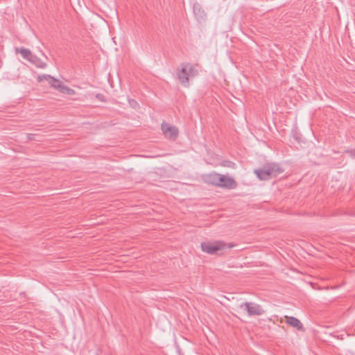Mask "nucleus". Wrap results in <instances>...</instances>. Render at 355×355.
Here are the masks:
<instances>
[{"mask_svg":"<svg viewBox=\"0 0 355 355\" xmlns=\"http://www.w3.org/2000/svg\"><path fill=\"white\" fill-rule=\"evenodd\" d=\"M282 172L283 170L276 164H267L261 168L254 170V173L261 180H267L275 178Z\"/></svg>","mask_w":355,"mask_h":355,"instance_id":"nucleus-1","label":"nucleus"},{"mask_svg":"<svg viewBox=\"0 0 355 355\" xmlns=\"http://www.w3.org/2000/svg\"><path fill=\"white\" fill-rule=\"evenodd\" d=\"M225 244L220 241L203 242L201 243L202 250L210 254H216L218 251L223 250Z\"/></svg>","mask_w":355,"mask_h":355,"instance_id":"nucleus-2","label":"nucleus"},{"mask_svg":"<svg viewBox=\"0 0 355 355\" xmlns=\"http://www.w3.org/2000/svg\"><path fill=\"white\" fill-rule=\"evenodd\" d=\"M240 307L244 308L249 315H261L265 313L260 305L254 302H245L241 304Z\"/></svg>","mask_w":355,"mask_h":355,"instance_id":"nucleus-3","label":"nucleus"},{"mask_svg":"<svg viewBox=\"0 0 355 355\" xmlns=\"http://www.w3.org/2000/svg\"><path fill=\"white\" fill-rule=\"evenodd\" d=\"M161 128L165 137L171 140H175L178 137V129L175 126L164 122L162 123Z\"/></svg>","mask_w":355,"mask_h":355,"instance_id":"nucleus-4","label":"nucleus"},{"mask_svg":"<svg viewBox=\"0 0 355 355\" xmlns=\"http://www.w3.org/2000/svg\"><path fill=\"white\" fill-rule=\"evenodd\" d=\"M49 84L51 85V87L63 94H67L68 95H73L75 94L73 89L68 87L61 81L55 79V78L51 79V82H49Z\"/></svg>","mask_w":355,"mask_h":355,"instance_id":"nucleus-5","label":"nucleus"},{"mask_svg":"<svg viewBox=\"0 0 355 355\" xmlns=\"http://www.w3.org/2000/svg\"><path fill=\"white\" fill-rule=\"evenodd\" d=\"M219 179H220L219 180V187L227 189H233L237 187L236 182L232 177L225 175H220Z\"/></svg>","mask_w":355,"mask_h":355,"instance_id":"nucleus-6","label":"nucleus"},{"mask_svg":"<svg viewBox=\"0 0 355 355\" xmlns=\"http://www.w3.org/2000/svg\"><path fill=\"white\" fill-rule=\"evenodd\" d=\"M177 75L180 83L185 87H189V76L187 73V68L182 65L181 70L177 73Z\"/></svg>","mask_w":355,"mask_h":355,"instance_id":"nucleus-7","label":"nucleus"},{"mask_svg":"<svg viewBox=\"0 0 355 355\" xmlns=\"http://www.w3.org/2000/svg\"><path fill=\"white\" fill-rule=\"evenodd\" d=\"M220 175L216 173H210L205 175L204 180L207 184L219 187Z\"/></svg>","mask_w":355,"mask_h":355,"instance_id":"nucleus-8","label":"nucleus"},{"mask_svg":"<svg viewBox=\"0 0 355 355\" xmlns=\"http://www.w3.org/2000/svg\"><path fill=\"white\" fill-rule=\"evenodd\" d=\"M286 323L289 325L296 328L298 330L303 331V325L302 322L296 318L290 316V317H286Z\"/></svg>","mask_w":355,"mask_h":355,"instance_id":"nucleus-9","label":"nucleus"},{"mask_svg":"<svg viewBox=\"0 0 355 355\" xmlns=\"http://www.w3.org/2000/svg\"><path fill=\"white\" fill-rule=\"evenodd\" d=\"M193 12L195 15L200 19H204L206 15L204 10H202L200 5L198 3H195L193 5Z\"/></svg>","mask_w":355,"mask_h":355,"instance_id":"nucleus-10","label":"nucleus"},{"mask_svg":"<svg viewBox=\"0 0 355 355\" xmlns=\"http://www.w3.org/2000/svg\"><path fill=\"white\" fill-rule=\"evenodd\" d=\"M184 66L187 68V73L189 77L193 78L198 74V70L195 66L190 64H186Z\"/></svg>","mask_w":355,"mask_h":355,"instance_id":"nucleus-11","label":"nucleus"},{"mask_svg":"<svg viewBox=\"0 0 355 355\" xmlns=\"http://www.w3.org/2000/svg\"><path fill=\"white\" fill-rule=\"evenodd\" d=\"M30 62L34 64L38 68L44 69L46 67V64L44 62L35 55L32 57Z\"/></svg>","mask_w":355,"mask_h":355,"instance_id":"nucleus-12","label":"nucleus"},{"mask_svg":"<svg viewBox=\"0 0 355 355\" xmlns=\"http://www.w3.org/2000/svg\"><path fill=\"white\" fill-rule=\"evenodd\" d=\"M19 52L20 53V54L21 55V56L24 58L28 60V61H30L31 59L32 58V57L33 56V55H32L31 51L27 49L21 48L19 50Z\"/></svg>","mask_w":355,"mask_h":355,"instance_id":"nucleus-13","label":"nucleus"},{"mask_svg":"<svg viewBox=\"0 0 355 355\" xmlns=\"http://www.w3.org/2000/svg\"><path fill=\"white\" fill-rule=\"evenodd\" d=\"M52 78H53V77L51 76L50 75H41L38 76L37 77V80L39 82H42L44 80H46L49 83L51 82Z\"/></svg>","mask_w":355,"mask_h":355,"instance_id":"nucleus-14","label":"nucleus"},{"mask_svg":"<svg viewBox=\"0 0 355 355\" xmlns=\"http://www.w3.org/2000/svg\"><path fill=\"white\" fill-rule=\"evenodd\" d=\"M26 137H27V139H28V140H33V139H34V135L27 134Z\"/></svg>","mask_w":355,"mask_h":355,"instance_id":"nucleus-15","label":"nucleus"},{"mask_svg":"<svg viewBox=\"0 0 355 355\" xmlns=\"http://www.w3.org/2000/svg\"><path fill=\"white\" fill-rule=\"evenodd\" d=\"M130 104L131 105V106L135 107L137 105V103L135 100L132 99L130 101Z\"/></svg>","mask_w":355,"mask_h":355,"instance_id":"nucleus-16","label":"nucleus"},{"mask_svg":"<svg viewBox=\"0 0 355 355\" xmlns=\"http://www.w3.org/2000/svg\"><path fill=\"white\" fill-rule=\"evenodd\" d=\"M103 97V96L102 94H98L96 95V98L101 101H103V98H102Z\"/></svg>","mask_w":355,"mask_h":355,"instance_id":"nucleus-17","label":"nucleus"},{"mask_svg":"<svg viewBox=\"0 0 355 355\" xmlns=\"http://www.w3.org/2000/svg\"><path fill=\"white\" fill-rule=\"evenodd\" d=\"M234 163L229 162V164H228L227 166H229V167H231V166H234Z\"/></svg>","mask_w":355,"mask_h":355,"instance_id":"nucleus-18","label":"nucleus"}]
</instances>
